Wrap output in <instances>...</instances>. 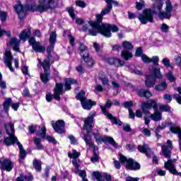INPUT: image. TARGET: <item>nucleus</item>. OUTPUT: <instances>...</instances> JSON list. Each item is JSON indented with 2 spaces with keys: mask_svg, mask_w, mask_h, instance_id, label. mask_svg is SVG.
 <instances>
[{
  "mask_svg": "<svg viewBox=\"0 0 181 181\" xmlns=\"http://www.w3.org/2000/svg\"><path fill=\"white\" fill-rule=\"evenodd\" d=\"M68 39L69 40L71 46H72V47H74V45H76V38L74 37V36H73V35L71 34H69L68 35Z\"/></svg>",
  "mask_w": 181,
  "mask_h": 181,
  "instance_id": "864d4df0",
  "label": "nucleus"
},
{
  "mask_svg": "<svg viewBox=\"0 0 181 181\" xmlns=\"http://www.w3.org/2000/svg\"><path fill=\"white\" fill-rule=\"evenodd\" d=\"M119 160L120 161V163H122V165L126 163L124 165V168L127 170H133L135 172L141 169V163H139L138 161H136L132 158H127V156L121 153L119 154Z\"/></svg>",
  "mask_w": 181,
  "mask_h": 181,
  "instance_id": "39448f33",
  "label": "nucleus"
},
{
  "mask_svg": "<svg viewBox=\"0 0 181 181\" xmlns=\"http://www.w3.org/2000/svg\"><path fill=\"white\" fill-rule=\"evenodd\" d=\"M158 16L159 19L161 21H163V19H170L172 18V13H168V12H163V11H160L158 13Z\"/></svg>",
  "mask_w": 181,
  "mask_h": 181,
  "instance_id": "e433bc0d",
  "label": "nucleus"
},
{
  "mask_svg": "<svg viewBox=\"0 0 181 181\" xmlns=\"http://www.w3.org/2000/svg\"><path fill=\"white\" fill-rule=\"evenodd\" d=\"M154 114L151 115L150 117L153 121H161L162 120V113L159 112V105L153 110Z\"/></svg>",
  "mask_w": 181,
  "mask_h": 181,
  "instance_id": "cd10ccee",
  "label": "nucleus"
},
{
  "mask_svg": "<svg viewBox=\"0 0 181 181\" xmlns=\"http://www.w3.org/2000/svg\"><path fill=\"white\" fill-rule=\"evenodd\" d=\"M110 13L108 11H105V8L102 10L100 14H96L95 18L96 21H88V25L93 28V29H95L98 32V33H101L102 30L104 29L105 27L106 23H103V19L104 15H107ZM103 23V24H101Z\"/></svg>",
  "mask_w": 181,
  "mask_h": 181,
  "instance_id": "423d86ee",
  "label": "nucleus"
},
{
  "mask_svg": "<svg viewBox=\"0 0 181 181\" xmlns=\"http://www.w3.org/2000/svg\"><path fill=\"white\" fill-rule=\"evenodd\" d=\"M33 35L34 37H42V33L39 29L33 30Z\"/></svg>",
  "mask_w": 181,
  "mask_h": 181,
  "instance_id": "0e129e2a",
  "label": "nucleus"
},
{
  "mask_svg": "<svg viewBox=\"0 0 181 181\" xmlns=\"http://www.w3.org/2000/svg\"><path fill=\"white\" fill-rule=\"evenodd\" d=\"M119 31V28L116 25L106 23L103 28V30H102V32H100V35L105 37H111L112 36V33H111V32L115 33Z\"/></svg>",
  "mask_w": 181,
  "mask_h": 181,
  "instance_id": "9d476101",
  "label": "nucleus"
},
{
  "mask_svg": "<svg viewBox=\"0 0 181 181\" xmlns=\"http://www.w3.org/2000/svg\"><path fill=\"white\" fill-rule=\"evenodd\" d=\"M138 151L141 152V153H144L146 156L149 157V153L148 152V149L145 146H141L139 145L138 147Z\"/></svg>",
  "mask_w": 181,
  "mask_h": 181,
  "instance_id": "49530a36",
  "label": "nucleus"
},
{
  "mask_svg": "<svg viewBox=\"0 0 181 181\" xmlns=\"http://www.w3.org/2000/svg\"><path fill=\"white\" fill-rule=\"evenodd\" d=\"M78 176L82 178V180L87 179V173L85 170H80L78 172Z\"/></svg>",
  "mask_w": 181,
  "mask_h": 181,
  "instance_id": "e2e57ef3",
  "label": "nucleus"
},
{
  "mask_svg": "<svg viewBox=\"0 0 181 181\" xmlns=\"http://www.w3.org/2000/svg\"><path fill=\"white\" fill-rule=\"evenodd\" d=\"M66 12H68V13H69L70 18H71V19H73V20L76 19V13H74V7H73V6L66 7Z\"/></svg>",
  "mask_w": 181,
  "mask_h": 181,
  "instance_id": "c03bdc74",
  "label": "nucleus"
},
{
  "mask_svg": "<svg viewBox=\"0 0 181 181\" xmlns=\"http://www.w3.org/2000/svg\"><path fill=\"white\" fill-rule=\"evenodd\" d=\"M56 42H57V34L54 31L49 35V44L56 45Z\"/></svg>",
  "mask_w": 181,
  "mask_h": 181,
  "instance_id": "37998d69",
  "label": "nucleus"
},
{
  "mask_svg": "<svg viewBox=\"0 0 181 181\" xmlns=\"http://www.w3.org/2000/svg\"><path fill=\"white\" fill-rule=\"evenodd\" d=\"M170 131H171L173 132V134H177L178 139L180 141H181V129H180V127H170Z\"/></svg>",
  "mask_w": 181,
  "mask_h": 181,
  "instance_id": "79ce46f5",
  "label": "nucleus"
},
{
  "mask_svg": "<svg viewBox=\"0 0 181 181\" xmlns=\"http://www.w3.org/2000/svg\"><path fill=\"white\" fill-rule=\"evenodd\" d=\"M137 95L141 98H146L147 100H149L153 94L149 90L141 88L137 91Z\"/></svg>",
  "mask_w": 181,
  "mask_h": 181,
  "instance_id": "a878e982",
  "label": "nucleus"
},
{
  "mask_svg": "<svg viewBox=\"0 0 181 181\" xmlns=\"http://www.w3.org/2000/svg\"><path fill=\"white\" fill-rule=\"evenodd\" d=\"M141 60L144 63L149 64L151 63V58L147 57L146 54L141 55Z\"/></svg>",
  "mask_w": 181,
  "mask_h": 181,
  "instance_id": "69168bd1",
  "label": "nucleus"
},
{
  "mask_svg": "<svg viewBox=\"0 0 181 181\" xmlns=\"http://www.w3.org/2000/svg\"><path fill=\"white\" fill-rule=\"evenodd\" d=\"M4 125L6 134L9 136L4 138V144L6 146H12V145H15L18 142V137L13 135L15 134V125L11 122L5 123Z\"/></svg>",
  "mask_w": 181,
  "mask_h": 181,
  "instance_id": "20e7f679",
  "label": "nucleus"
},
{
  "mask_svg": "<svg viewBox=\"0 0 181 181\" xmlns=\"http://www.w3.org/2000/svg\"><path fill=\"white\" fill-rule=\"evenodd\" d=\"M158 102L155 99H150L149 103L148 102H143L141 103V110L146 115H149L151 114V112H149V110H154L156 109V107H158Z\"/></svg>",
  "mask_w": 181,
  "mask_h": 181,
  "instance_id": "9b49d317",
  "label": "nucleus"
},
{
  "mask_svg": "<svg viewBox=\"0 0 181 181\" xmlns=\"http://www.w3.org/2000/svg\"><path fill=\"white\" fill-rule=\"evenodd\" d=\"M163 1L164 0H155V3L152 5L151 8H145L142 13L138 15V19L141 25H146L148 22L150 23H153V22H155L153 16L158 15L156 9L159 12L162 11V8H163Z\"/></svg>",
  "mask_w": 181,
  "mask_h": 181,
  "instance_id": "f03ea898",
  "label": "nucleus"
},
{
  "mask_svg": "<svg viewBox=\"0 0 181 181\" xmlns=\"http://www.w3.org/2000/svg\"><path fill=\"white\" fill-rule=\"evenodd\" d=\"M123 131H124L125 132H132V134H136V131L131 129V125H129V124H126L125 126H124Z\"/></svg>",
  "mask_w": 181,
  "mask_h": 181,
  "instance_id": "5fc2aeb1",
  "label": "nucleus"
},
{
  "mask_svg": "<svg viewBox=\"0 0 181 181\" xmlns=\"http://www.w3.org/2000/svg\"><path fill=\"white\" fill-rule=\"evenodd\" d=\"M99 80L100 81H102V84L103 86H109L110 84V80L108 79V78L106 77H100Z\"/></svg>",
  "mask_w": 181,
  "mask_h": 181,
  "instance_id": "13d9d810",
  "label": "nucleus"
},
{
  "mask_svg": "<svg viewBox=\"0 0 181 181\" xmlns=\"http://www.w3.org/2000/svg\"><path fill=\"white\" fill-rule=\"evenodd\" d=\"M93 135L94 136L95 142L98 144V145H100V144H111L112 146H117V142H115V140L111 136H105L103 137L100 133H93Z\"/></svg>",
  "mask_w": 181,
  "mask_h": 181,
  "instance_id": "6e6552de",
  "label": "nucleus"
},
{
  "mask_svg": "<svg viewBox=\"0 0 181 181\" xmlns=\"http://www.w3.org/2000/svg\"><path fill=\"white\" fill-rule=\"evenodd\" d=\"M47 131V129H46V127L43 126L41 128V132L40 133L39 136L42 138V139H46L50 144H54V145H56L57 144V140H56V139L52 136H46Z\"/></svg>",
  "mask_w": 181,
  "mask_h": 181,
  "instance_id": "a211bd4d",
  "label": "nucleus"
},
{
  "mask_svg": "<svg viewBox=\"0 0 181 181\" xmlns=\"http://www.w3.org/2000/svg\"><path fill=\"white\" fill-rule=\"evenodd\" d=\"M49 175H50V169L46 168L44 174L42 175V178L47 180L49 179Z\"/></svg>",
  "mask_w": 181,
  "mask_h": 181,
  "instance_id": "6e6d98bb",
  "label": "nucleus"
},
{
  "mask_svg": "<svg viewBox=\"0 0 181 181\" xmlns=\"http://www.w3.org/2000/svg\"><path fill=\"white\" fill-rule=\"evenodd\" d=\"M40 80L43 84H47L50 81V72H44L40 75Z\"/></svg>",
  "mask_w": 181,
  "mask_h": 181,
  "instance_id": "473e14b6",
  "label": "nucleus"
},
{
  "mask_svg": "<svg viewBox=\"0 0 181 181\" xmlns=\"http://www.w3.org/2000/svg\"><path fill=\"white\" fill-rule=\"evenodd\" d=\"M6 18H8V13L4 11L0 12V19L1 22H6Z\"/></svg>",
  "mask_w": 181,
  "mask_h": 181,
  "instance_id": "680f3d73",
  "label": "nucleus"
},
{
  "mask_svg": "<svg viewBox=\"0 0 181 181\" xmlns=\"http://www.w3.org/2000/svg\"><path fill=\"white\" fill-rule=\"evenodd\" d=\"M77 86L78 82L73 78H66L64 79V90L70 91L71 90V85Z\"/></svg>",
  "mask_w": 181,
  "mask_h": 181,
  "instance_id": "5701e85b",
  "label": "nucleus"
},
{
  "mask_svg": "<svg viewBox=\"0 0 181 181\" xmlns=\"http://www.w3.org/2000/svg\"><path fill=\"white\" fill-rule=\"evenodd\" d=\"M122 46L124 49V50L131 51L134 49V45H132V42L129 41H123L122 43Z\"/></svg>",
  "mask_w": 181,
  "mask_h": 181,
  "instance_id": "ea45409f",
  "label": "nucleus"
},
{
  "mask_svg": "<svg viewBox=\"0 0 181 181\" xmlns=\"http://www.w3.org/2000/svg\"><path fill=\"white\" fill-rule=\"evenodd\" d=\"M160 30L163 33H168V32H169V25L166 23L161 24Z\"/></svg>",
  "mask_w": 181,
  "mask_h": 181,
  "instance_id": "4d7b16f0",
  "label": "nucleus"
},
{
  "mask_svg": "<svg viewBox=\"0 0 181 181\" xmlns=\"http://www.w3.org/2000/svg\"><path fill=\"white\" fill-rule=\"evenodd\" d=\"M84 95H86V92L84 90H81L76 95V98L77 100H78L79 101H81V104H82L84 101H86V100L87 99V98L84 97Z\"/></svg>",
  "mask_w": 181,
  "mask_h": 181,
  "instance_id": "a19ab883",
  "label": "nucleus"
},
{
  "mask_svg": "<svg viewBox=\"0 0 181 181\" xmlns=\"http://www.w3.org/2000/svg\"><path fill=\"white\" fill-rule=\"evenodd\" d=\"M83 141L86 142V145L93 148V156L90 158V161L93 163L100 162V157L98 156V154H97V148H95V146L91 142L90 136L88 134H84Z\"/></svg>",
  "mask_w": 181,
  "mask_h": 181,
  "instance_id": "1a4fd4ad",
  "label": "nucleus"
},
{
  "mask_svg": "<svg viewBox=\"0 0 181 181\" xmlns=\"http://www.w3.org/2000/svg\"><path fill=\"white\" fill-rule=\"evenodd\" d=\"M166 88H168V83H166V81H162L160 84H158L155 86V90H156V91H164Z\"/></svg>",
  "mask_w": 181,
  "mask_h": 181,
  "instance_id": "58836bf2",
  "label": "nucleus"
},
{
  "mask_svg": "<svg viewBox=\"0 0 181 181\" xmlns=\"http://www.w3.org/2000/svg\"><path fill=\"white\" fill-rule=\"evenodd\" d=\"M33 166L36 172H42V160L35 158L33 160Z\"/></svg>",
  "mask_w": 181,
  "mask_h": 181,
  "instance_id": "2f4dec72",
  "label": "nucleus"
},
{
  "mask_svg": "<svg viewBox=\"0 0 181 181\" xmlns=\"http://www.w3.org/2000/svg\"><path fill=\"white\" fill-rule=\"evenodd\" d=\"M34 145H36L37 151H43L45 147H43V144H42V141L40 138L35 137L33 139Z\"/></svg>",
  "mask_w": 181,
  "mask_h": 181,
  "instance_id": "c9c22d12",
  "label": "nucleus"
},
{
  "mask_svg": "<svg viewBox=\"0 0 181 181\" xmlns=\"http://www.w3.org/2000/svg\"><path fill=\"white\" fill-rule=\"evenodd\" d=\"M14 168V164L12 160L9 158H4L1 161V165H0V170L6 172H12Z\"/></svg>",
  "mask_w": 181,
  "mask_h": 181,
  "instance_id": "dca6fc26",
  "label": "nucleus"
},
{
  "mask_svg": "<svg viewBox=\"0 0 181 181\" xmlns=\"http://www.w3.org/2000/svg\"><path fill=\"white\" fill-rule=\"evenodd\" d=\"M90 117H88L86 119L84 120V125L83 128L86 130V135H89V134H91V131H93V122H94V117L96 115L95 112H90Z\"/></svg>",
  "mask_w": 181,
  "mask_h": 181,
  "instance_id": "ddd939ff",
  "label": "nucleus"
},
{
  "mask_svg": "<svg viewBox=\"0 0 181 181\" xmlns=\"http://www.w3.org/2000/svg\"><path fill=\"white\" fill-rule=\"evenodd\" d=\"M16 144L18 145L19 150H20V159H25L26 158V155H28V153H26V150L23 148V146L21 142H19V140L17 139V141Z\"/></svg>",
  "mask_w": 181,
  "mask_h": 181,
  "instance_id": "7c9ffc66",
  "label": "nucleus"
},
{
  "mask_svg": "<svg viewBox=\"0 0 181 181\" xmlns=\"http://www.w3.org/2000/svg\"><path fill=\"white\" fill-rule=\"evenodd\" d=\"M123 107L127 110H132V107H134V102L132 100L126 101L122 104Z\"/></svg>",
  "mask_w": 181,
  "mask_h": 181,
  "instance_id": "de8ad7c7",
  "label": "nucleus"
},
{
  "mask_svg": "<svg viewBox=\"0 0 181 181\" xmlns=\"http://www.w3.org/2000/svg\"><path fill=\"white\" fill-rule=\"evenodd\" d=\"M142 55H144V49H142V47H137L135 52V57H142Z\"/></svg>",
  "mask_w": 181,
  "mask_h": 181,
  "instance_id": "603ef678",
  "label": "nucleus"
},
{
  "mask_svg": "<svg viewBox=\"0 0 181 181\" xmlns=\"http://www.w3.org/2000/svg\"><path fill=\"white\" fill-rule=\"evenodd\" d=\"M81 57L83 59L85 63H86V66L88 67H93V66L95 64V62L93 59V57H90V53L87 52L86 54L83 55Z\"/></svg>",
  "mask_w": 181,
  "mask_h": 181,
  "instance_id": "bb28decb",
  "label": "nucleus"
},
{
  "mask_svg": "<svg viewBox=\"0 0 181 181\" xmlns=\"http://www.w3.org/2000/svg\"><path fill=\"white\" fill-rule=\"evenodd\" d=\"M172 149H173V144H172V141L170 140L167 141V146H161V151L164 158H167V159H170L172 156Z\"/></svg>",
  "mask_w": 181,
  "mask_h": 181,
  "instance_id": "4468645a",
  "label": "nucleus"
},
{
  "mask_svg": "<svg viewBox=\"0 0 181 181\" xmlns=\"http://www.w3.org/2000/svg\"><path fill=\"white\" fill-rule=\"evenodd\" d=\"M54 0H38V5L35 4H26L23 6L21 1H18V4H16L13 6L14 11L18 15H21L22 12H40L43 13L50 9L53 11V6L54 5Z\"/></svg>",
  "mask_w": 181,
  "mask_h": 181,
  "instance_id": "f257e3e1",
  "label": "nucleus"
},
{
  "mask_svg": "<svg viewBox=\"0 0 181 181\" xmlns=\"http://www.w3.org/2000/svg\"><path fill=\"white\" fill-rule=\"evenodd\" d=\"M23 179L27 181H33V175H32L31 173L29 174L28 175H23Z\"/></svg>",
  "mask_w": 181,
  "mask_h": 181,
  "instance_id": "774afa93",
  "label": "nucleus"
},
{
  "mask_svg": "<svg viewBox=\"0 0 181 181\" xmlns=\"http://www.w3.org/2000/svg\"><path fill=\"white\" fill-rule=\"evenodd\" d=\"M76 6H79V8H86L87 6V4L84 2V1L78 0L75 2Z\"/></svg>",
  "mask_w": 181,
  "mask_h": 181,
  "instance_id": "052dcab7",
  "label": "nucleus"
},
{
  "mask_svg": "<svg viewBox=\"0 0 181 181\" xmlns=\"http://www.w3.org/2000/svg\"><path fill=\"white\" fill-rule=\"evenodd\" d=\"M159 110L161 111V112H172L170 106H169V105H162L159 107Z\"/></svg>",
  "mask_w": 181,
  "mask_h": 181,
  "instance_id": "a18cd8bd",
  "label": "nucleus"
},
{
  "mask_svg": "<svg viewBox=\"0 0 181 181\" xmlns=\"http://www.w3.org/2000/svg\"><path fill=\"white\" fill-rule=\"evenodd\" d=\"M12 105V98H8L6 100H4L3 103V108L5 112H9V107Z\"/></svg>",
  "mask_w": 181,
  "mask_h": 181,
  "instance_id": "72a5a7b5",
  "label": "nucleus"
},
{
  "mask_svg": "<svg viewBox=\"0 0 181 181\" xmlns=\"http://www.w3.org/2000/svg\"><path fill=\"white\" fill-rule=\"evenodd\" d=\"M52 127L57 134H59L60 135L63 134H66V129H64V127H66V123L64 122V120L59 119L54 122V120L51 122Z\"/></svg>",
  "mask_w": 181,
  "mask_h": 181,
  "instance_id": "f8f14e48",
  "label": "nucleus"
},
{
  "mask_svg": "<svg viewBox=\"0 0 181 181\" xmlns=\"http://www.w3.org/2000/svg\"><path fill=\"white\" fill-rule=\"evenodd\" d=\"M79 50H80L79 54L81 57H83L85 54H87V53H90V52L88 51V47L84 45L83 42H81L79 44Z\"/></svg>",
  "mask_w": 181,
  "mask_h": 181,
  "instance_id": "f704fd0d",
  "label": "nucleus"
},
{
  "mask_svg": "<svg viewBox=\"0 0 181 181\" xmlns=\"http://www.w3.org/2000/svg\"><path fill=\"white\" fill-rule=\"evenodd\" d=\"M150 71L152 72V74L146 75L145 80V86L147 88H152L156 84V80H162L163 78L160 68L152 66L150 68Z\"/></svg>",
  "mask_w": 181,
  "mask_h": 181,
  "instance_id": "7ed1b4c3",
  "label": "nucleus"
},
{
  "mask_svg": "<svg viewBox=\"0 0 181 181\" xmlns=\"http://www.w3.org/2000/svg\"><path fill=\"white\" fill-rule=\"evenodd\" d=\"M33 50L35 52V53H45V52H46V47L42 45V43H40V42H38L33 47Z\"/></svg>",
  "mask_w": 181,
  "mask_h": 181,
  "instance_id": "c756f323",
  "label": "nucleus"
},
{
  "mask_svg": "<svg viewBox=\"0 0 181 181\" xmlns=\"http://www.w3.org/2000/svg\"><path fill=\"white\" fill-rule=\"evenodd\" d=\"M122 59H123L124 60H126L127 62L128 60H131V59H132L134 57V54H132V52H131L130 51H128L127 49H123L121 52V54H120Z\"/></svg>",
  "mask_w": 181,
  "mask_h": 181,
  "instance_id": "c85d7f7f",
  "label": "nucleus"
},
{
  "mask_svg": "<svg viewBox=\"0 0 181 181\" xmlns=\"http://www.w3.org/2000/svg\"><path fill=\"white\" fill-rule=\"evenodd\" d=\"M150 63H153L154 66H156V67H158L159 66V57L153 56L151 58H150Z\"/></svg>",
  "mask_w": 181,
  "mask_h": 181,
  "instance_id": "09e8293b",
  "label": "nucleus"
},
{
  "mask_svg": "<svg viewBox=\"0 0 181 181\" xmlns=\"http://www.w3.org/2000/svg\"><path fill=\"white\" fill-rule=\"evenodd\" d=\"M93 177L96 179L97 181H105L104 180H102L103 177L107 181H111L112 180V175L111 174H108L107 173H103L101 174L100 171H93L92 173Z\"/></svg>",
  "mask_w": 181,
  "mask_h": 181,
  "instance_id": "f3484780",
  "label": "nucleus"
},
{
  "mask_svg": "<svg viewBox=\"0 0 181 181\" xmlns=\"http://www.w3.org/2000/svg\"><path fill=\"white\" fill-rule=\"evenodd\" d=\"M21 40L16 37H12L10 40L9 45L10 46H13V50L14 52H21Z\"/></svg>",
  "mask_w": 181,
  "mask_h": 181,
  "instance_id": "393cba45",
  "label": "nucleus"
},
{
  "mask_svg": "<svg viewBox=\"0 0 181 181\" xmlns=\"http://www.w3.org/2000/svg\"><path fill=\"white\" fill-rule=\"evenodd\" d=\"M130 71L133 74H136V76H144V72H142V71L139 70L138 69H136L135 67H134V69L130 68Z\"/></svg>",
  "mask_w": 181,
  "mask_h": 181,
  "instance_id": "3c124183",
  "label": "nucleus"
},
{
  "mask_svg": "<svg viewBox=\"0 0 181 181\" xmlns=\"http://www.w3.org/2000/svg\"><path fill=\"white\" fill-rule=\"evenodd\" d=\"M57 60H59V56L57 55L52 59L51 62L46 61V59H45L42 62H40L41 66H42L44 72L49 73L50 71V66H52V64H54V62H57Z\"/></svg>",
  "mask_w": 181,
  "mask_h": 181,
  "instance_id": "aec40b11",
  "label": "nucleus"
},
{
  "mask_svg": "<svg viewBox=\"0 0 181 181\" xmlns=\"http://www.w3.org/2000/svg\"><path fill=\"white\" fill-rule=\"evenodd\" d=\"M64 88V85L62 83L56 82L55 87L54 88V100H56V101H60L62 100L60 95H63Z\"/></svg>",
  "mask_w": 181,
  "mask_h": 181,
  "instance_id": "2eb2a0df",
  "label": "nucleus"
},
{
  "mask_svg": "<svg viewBox=\"0 0 181 181\" xmlns=\"http://www.w3.org/2000/svg\"><path fill=\"white\" fill-rule=\"evenodd\" d=\"M165 77L169 80L170 83H173V81H176V78L173 76V73L172 71H169L165 74Z\"/></svg>",
  "mask_w": 181,
  "mask_h": 181,
  "instance_id": "8fccbe9b",
  "label": "nucleus"
},
{
  "mask_svg": "<svg viewBox=\"0 0 181 181\" xmlns=\"http://www.w3.org/2000/svg\"><path fill=\"white\" fill-rule=\"evenodd\" d=\"M81 155V153L76 149H73L72 153L70 151L68 152V157L70 158V159H77V158H79Z\"/></svg>",
  "mask_w": 181,
  "mask_h": 181,
  "instance_id": "4c0bfd02",
  "label": "nucleus"
},
{
  "mask_svg": "<svg viewBox=\"0 0 181 181\" xmlns=\"http://www.w3.org/2000/svg\"><path fill=\"white\" fill-rule=\"evenodd\" d=\"M163 64L165 66V67H170V61L168 58H164L162 60Z\"/></svg>",
  "mask_w": 181,
  "mask_h": 181,
  "instance_id": "338daca9",
  "label": "nucleus"
},
{
  "mask_svg": "<svg viewBox=\"0 0 181 181\" xmlns=\"http://www.w3.org/2000/svg\"><path fill=\"white\" fill-rule=\"evenodd\" d=\"M4 56L6 57L5 63L6 64L7 67H8L10 71L13 73L15 69L12 66V60L13 59V55H12V52L11 50H6Z\"/></svg>",
  "mask_w": 181,
  "mask_h": 181,
  "instance_id": "6ab92c4d",
  "label": "nucleus"
},
{
  "mask_svg": "<svg viewBox=\"0 0 181 181\" xmlns=\"http://www.w3.org/2000/svg\"><path fill=\"white\" fill-rule=\"evenodd\" d=\"M126 149H129V152H135L136 151V146L129 144L126 145Z\"/></svg>",
  "mask_w": 181,
  "mask_h": 181,
  "instance_id": "bf43d9fd",
  "label": "nucleus"
},
{
  "mask_svg": "<svg viewBox=\"0 0 181 181\" xmlns=\"http://www.w3.org/2000/svg\"><path fill=\"white\" fill-rule=\"evenodd\" d=\"M18 36L20 40H24V42L28 40V39H30L28 43L30 46H32V47H33L38 42L36 41V40H35L34 37H30V36H32V30L30 27L23 30Z\"/></svg>",
  "mask_w": 181,
  "mask_h": 181,
  "instance_id": "0eeeda50",
  "label": "nucleus"
},
{
  "mask_svg": "<svg viewBox=\"0 0 181 181\" xmlns=\"http://www.w3.org/2000/svg\"><path fill=\"white\" fill-rule=\"evenodd\" d=\"M164 168L172 175L177 176V170H176V167H175L172 159H168V161L164 163Z\"/></svg>",
  "mask_w": 181,
  "mask_h": 181,
  "instance_id": "412c9836",
  "label": "nucleus"
},
{
  "mask_svg": "<svg viewBox=\"0 0 181 181\" xmlns=\"http://www.w3.org/2000/svg\"><path fill=\"white\" fill-rule=\"evenodd\" d=\"M81 106L83 107V110H86L87 111H90V110H91V108H93V107H95V105H97V102L93 101L91 99H87L86 100H83V102H82Z\"/></svg>",
  "mask_w": 181,
  "mask_h": 181,
  "instance_id": "4be33fe9",
  "label": "nucleus"
},
{
  "mask_svg": "<svg viewBox=\"0 0 181 181\" xmlns=\"http://www.w3.org/2000/svg\"><path fill=\"white\" fill-rule=\"evenodd\" d=\"M107 63L111 66H115V67H122L125 64V62L117 58H108Z\"/></svg>",
  "mask_w": 181,
  "mask_h": 181,
  "instance_id": "b1692460",
  "label": "nucleus"
}]
</instances>
